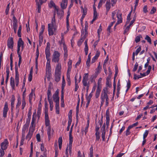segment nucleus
Masks as SVG:
<instances>
[{
  "label": "nucleus",
  "instance_id": "f3484780",
  "mask_svg": "<svg viewBox=\"0 0 157 157\" xmlns=\"http://www.w3.org/2000/svg\"><path fill=\"white\" fill-rule=\"evenodd\" d=\"M67 4V0H63L61 3V6L63 9H65Z\"/></svg>",
  "mask_w": 157,
  "mask_h": 157
},
{
  "label": "nucleus",
  "instance_id": "2eb2a0df",
  "mask_svg": "<svg viewBox=\"0 0 157 157\" xmlns=\"http://www.w3.org/2000/svg\"><path fill=\"white\" fill-rule=\"evenodd\" d=\"M61 73L55 72V81L58 82L60 79Z\"/></svg>",
  "mask_w": 157,
  "mask_h": 157
},
{
  "label": "nucleus",
  "instance_id": "6e6d98bb",
  "mask_svg": "<svg viewBox=\"0 0 157 157\" xmlns=\"http://www.w3.org/2000/svg\"><path fill=\"white\" fill-rule=\"evenodd\" d=\"M72 67H68V69L67 73V76L68 75L69 76H70V72L71 70Z\"/></svg>",
  "mask_w": 157,
  "mask_h": 157
},
{
  "label": "nucleus",
  "instance_id": "aec40b11",
  "mask_svg": "<svg viewBox=\"0 0 157 157\" xmlns=\"http://www.w3.org/2000/svg\"><path fill=\"white\" fill-rule=\"evenodd\" d=\"M102 117H101V121H100V120H99L98 121V123L99 124L100 127H99V126H97V125L96 124V128H95L96 132H97V133L99 132V128H100V127L101 126L102 124Z\"/></svg>",
  "mask_w": 157,
  "mask_h": 157
},
{
  "label": "nucleus",
  "instance_id": "a19ab883",
  "mask_svg": "<svg viewBox=\"0 0 157 157\" xmlns=\"http://www.w3.org/2000/svg\"><path fill=\"white\" fill-rule=\"evenodd\" d=\"M115 22V21H114L113 22H112L111 24L109 25L107 30L109 32V33H110V30L111 29V27L113 25L114 23Z\"/></svg>",
  "mask_w": 157,
  "mask_h": 157
},
{
  "label": "nucleus",
  "instance_id": "a878e982",
  "mask_svg": "<svg viewBox=\"0 0 157 157\" xmlns=\"http://www.w3.org/2000/svg\"><path fill=\"white\" fill-rule=\"evenodd\" d=\"M117 15L118 19L117 24H119L121 23L122 21V18L121 17V14H119V15H118V14L117 13Z\"/></svg>",
  "mask_w": 157,
  "mask_h": 157
},
{
  "label": "nucleus",
  "instance_id": "0eeeda50",
  "mask_svg": "<svg viewBox=\"0 0 157 157\" xmlns=\"http://www.w3.org/2000/svg\"><path fill=\"white\" fill-rule=\"evenodd\" d=\"M36 120V117H35L34 115H33V116L32 121L29 129V130L31 131V132H33L35 130Z\"/></svg>",
  "mask_w": 157,
  "mask_h": 157
},
{
  "label": "nucleus",
  "instance_id": "8fccbe9b",
  "mask_svg": "<svg viewBox=\"0 0 157 157\" xmlns=\"http://www.w3.org/2000/svg\"><path fill=\"white\" fill-rule=\"evenodd\" d=\"M132 11H131L130 13L128 14L127 17V21H126V24H128L129 22V21L131 19L130 17Z\"/></svg>",
  "mask_w": 157,
  "mask_h": 157
},
{
  "label": "nucleus",
  "instance_id": "37998d69",
  "mask_svg": "<svg viewBox=\"0 0 157 157\" xmlns=\"http://www.w3.org/2000/svg\"><path fill=\"white\" fill-rule=\"evenodd\" d=\"M72 122V116L69 115L68 116V126H70Z\"/></svg>",
  "mask_w": 157,
  "mask_h": 157
},
{
  "label": "nucleus",
  "instance_id": "3c124183",
  "mask_svg": "<svg viewBox=\"0 0 157 157\" xmlns=\"http://www.w3.org/2000/svg\"><path fill=\"white\" fill-rule=\"evenodd\" d=\"M81 9H82V12L83 13V14L82 16V18H84L86 14V10H84L82 7H81Z\"/></svg>",
  "mask_w": 157,
  "mask_h": 157
},
{
  "label": "nucleus",
  "instance_id": "c03bdc74",
  "mask_svg": "<svg viewBox=\"0 0 157 157\" xmlns=\"http://www.w3.org/2000/svg\"><path fill=\"white\" fill-rule=\"evenodd\" d=\"M62 90L64 89V86L65 85V81L64 78V76H63V79H62Z\"/></svg>",
  "mask_w": 157,
  "mask_h": 157
},
{
  "label": "nucleus",
  "instance_id": "338daca9",
  "mask_svg": "<svg viewBox=\"0 0 157 157\" xmlns=\"http://www.w3.org/2000/svg\"><path fill=\"white\" fill-rule=\"evenodd\" d=\"M102 80V78H99L98 82V86L101 87V83Z\"/></svg>",
  "mask_w": 157,
  "mask_h": 157
},
{
  "label": "nucleus",
  "instance_id": "39448f33",
  "mask_svg": "<svg viewBox=\"0 0 157 157\" xmlns=\"http://www.w3.org/2000/svg\"><path fill=\"white\" fill-rule=\"evenodd\" d=\"M88 73H85L84 74L82 82L83 86L84 87V89L85 88V87L86 86L90 85V82H88Z\"/></svg>",
  "mask_w": 157,
  "mask_h": 157
},
{
  "label": "nucleus",
  "instance_id": "052dcab7",
  "mask_svg": "<svg viewBox=\"0 0 157 157\" xmlns=\"http://www.w3.org/2000/svg\"><path fill=\"white\" fill-rule=\"evenodd\" d=\"M106 85L107 86L110 87L111 86V82L110 80H106Z\"/></svg>",
  "mask_w": 157,
  "mask_h": 157
},
{
  "label": "nucleus",
  "instance_id": "680f3d73",
  "mask_svg": "<svg viewBox=\"0 0 157 157\" xmlns=\"http://www.w3.org/2000/svg\"><path fill=\"white\" fill-rule=\"evenodd\" d=\"M141 50V47L140 46L139 47L136 51V52L135 53V54L136 55H137L138 53L140 52Z\"/></svg>",
  "mask_w": 157,
  "mask_h": 157
},
{
  "label": "nucleus",
  "instance_id": "f257e3e1",
  "mask_svg": "<svg viewBox=\"0 0 157 157\" xmlns=\"http://www.w3.org/2000/svg\"><path fill=\"white\" fill-rule=\"evenodd\" d=\"M47 45L46 47L45 50V54L46 55V57L47 62L46 65V71L49 72L51 70V67L50 65V44L49 42H48L47 44Z\"/></svg>",
  "mask_w": 157,
  "mask_h": 157
},
{
  "label": "nucleus",
  "instance_id": "9b49d317",
  "mask_svg": "<svg viewBox=\"0 0 157 157\" xmlns=\"http://www.w3.org/2000/svg\"><path fill=\"white\" fill-rule=\"evenodd\" d=\"M7 46L9 48L13 49V41L12 37H10L8 39Z\"/></svg>",
  "mask_w": 157,
  "mask_h": 157
},
{
  "label": "nucleus",
  "instance_id": "774afa93",
  "mask_svg": "<svg viewBox=\"0 0 157 157\" xmlns=\"http://www.w3.org/2000/svg\"><path fill=\"white\" fill-rule=\"evenodd\" d=\"M138 64L137 63H136L134 66V67L133 69V71H136L137 69Z\"/></svg>",
  "mask_w": 157,
  "mask_h": 157
},
{
  "label": "nucleus",
  "instance_id": "5fc2aeb1",
  "mask_svg": "<svg viewBox=\"0 0 157 157\" xmlns=\"http://www.w3.org/2000/svg\"><path fill=\"white\" fill-rule=\"evenodd\" d=\"M149 133V131L148 130H146L145 132L143 135V139L144 140L147 137Z\"/></svg>",
  "mask_w": 157,
  "mask_h": 157
},
{
  "label": "nucleus",
  "instance_id": "e2e57ef3",
  "mask_svg": "<svg viewBox=\"0 0 157 157\" xmlns=\"http://www.w3.org/2000/svg\"><path fill=\"white\" fill-rule=\"evenodd\" d=\"M156 8L154 7H153L150 11V14H154L156 11Z\"/></svg>",
  "mask_w": 157,
  "mask_h": 157
},
{
  "label": "nucleus",
  "instance_id": "09e8293b",
  "mask_svg": "<svg viewBox=\"0 0 157 157\" xmlns=\"http://www.w3.org/2000/svg\"><path fill=\"white\" fill-rule=\"evenodd\" d=\"M141 37V35L136 36L135 38V41L136 43H138L140 40V38Z\"/></svg>",
  "mask_w": 157,
  "mask_h": 157
},
{
  "label": "nucleus",
  "instance_id": "9d476101",
  "mask_svg": "<svg viewBox=\"0 0 157 157\" xmlns=\"http://www.w3.org/2000/svg\"><path fill=\"white\" fill-rule=\"evenodd\" d=\"M8 142L7 139H5L1 144V149H6L8 146Z\"/></svg>",
  "mask_w": 157,
  "mask_h": 157
},
{
  "label": "nucleus",
  "instance_id": "5701e85b",
  "mask_svg": "<svg viewBox=\"0 0 157 157\" xmlns=\"http://www.w3.org/2000/svg\"><path fill=\"white\" fill-rule=\"evenodd\" d=\"M56 10L57 11V14L58 17L61 18L63 16L64 14V11L63 10H59L56 8Z\"/></svg>",
  "mask_w": 157,
  "mask_h": 157
},
{
  "label": "nucleus",
  "instance_id": "6e6552de",
  "mask_svg": "<svg viewBox=\"0 0 157 157\" xmlns=\"http://www.w3.org/2000/svg\"><path fill=\"white\" fill-rule=\"evenodd\" d=\"M15 101V98L14 96L13 95L12 96L11 99V114L12 118L13 117V108L14 107V104Z\"/></svg>",
  "mask_w": 157,
  "mask_h": 157
},
{
  "label": "nucleus",
  "instance_id": "e433bc0d",
  "mask_svg": "<svg viewBox=\"0 0 157 157\" xmlns=\"http://www.w3.org/2000/svg\"><path fill=\"white\" fill-rule=\"evenodd\" d=\"M43 35H39V45L40 46L41 45V44H42V42L43 41Z\"/></svg>",
  "mask_w": 157,
  "mask_h": 157
},
{
  "label": "nucleus",
  "instance_id": "4be33fe9",
  "mask_svg": "<svg viewBox=\"0 0 157 157\" xmlns=\"http://www.w3.org/2000/svg\"><path fill=\"white\" fill-rule=\"evenodd\" d=\"M101 90V87H99V86H97L95 95L96 98H98L99 97Z\"/></svg>",
  "mask_w": 157,
  "mask_h": 157
},
{
  "label": "nucleus",
  "instance_id": "c756f323",
  "mask_svg": "<svg viewBox=\"0 0 157 157\" xmlns=\"http://www.w3.org/2000/svg\"><path fill=\"white\" fill-rule=\"evenodd\" d=\"M21 103V100L20 97H18L17 98V102L16 104V108H19Z\"/></svg>",
  "mask_w": 157,
  "mask_h": 157
},
{
  "label": "nucleus",
  "instance_id": "cd10ccee",
  "mask_svg": "<svg viewBox=\"0 0 157 157\" xmlns=\"http://www.w3.org/2000/svg\"><path fill=\"white\" fill-rule=\"evenodd\" d=\"M48 96V99H51L52 96V93L51 92V87H49L47 91V93Z\"/></svg>",
  "mask_w": 157,
  "mask_h": 157
},
{
  "label": "nucleus",
  "instance_id": "79ce46f5",
  "mask_svg": "<svg viewBox=\"0 0 157 157\" xmlns=\"http://www.w3.org/2000/svg\"><path fill=\"white\" fill-rule=\"evenodd\" d=\"M19 108H15V113L16 114V117H17L18 116L19 112Z\"/></svg>",
  "mask_w": 157,
  "mask_h": 157
},
{
  "label": "nucleus",
  "instance_id": "423d86ee",
  "mask_svg": "<svg viewBox=\"0 0 157 157\" xmlns=\"http://www.w3.org/2000/svg\"><path fill=\"white\" fill-rule=\"evenodd\" d=\"M15 81L16 86H17L19 82V74L18 71V67L17 65V63L15 62Z\"/></svg>",
  "mask_w": 157,
  "mask_h": 157
},
{
  "label": "nucleus",
  "instance_id": "a18cd8bd",
  "mask_svg": "<svg viewBox=\"0 0 157 157\" xmlns=\"http://www.w3.org/2000/svg\"><path fill=\"white\" fill-rule=\"evenodd\" d=\"M45 29V26L44 25H42L41 27V31L40 32L39 35H43V33L44 32Z\"/></svg>",
  "mask_w": 157,
  "mask_h": 157
},
{
  "label": "nucleus",
  "instance_id": "bb28decb",
  "mask_svg": "<svg viewBox=\"0 0 157 157\" xmlns=\"http://www.w3.org/2000/svg\"><path fill=\"white\" fill-rule=\"evenodd\" d=\"M24 42L22 41L21 38H19L17 42V47L20 48L24 44Z\"/></svg>",
  "mask_w": 157,
  "mask_h": 157
},
{
  "label": "nucleus",
  "instance_id": "b1692460",
  "mask_svg": "<svg viewBox=\"0 0 157 157\" xmlns=\"http://www.w3.org/2000/svg\"><path fill=\"white\" fill-rule=\"evenodd\" d=\"M13 28L17 29V20L16 18L14 16L13 17Z\"/></svg>",
  "mask_w": 157,
  "mask_h": 157
},
{
  "label": "nucleus",
  "instance_id": "393cba45",
  "mask_svg": "<svg viewBox=\"0 0 157 157\" xmlns=\"http://www.w3.org/2000/svg\"><path fill=\"white\" fill-rule=\"evenodd\" d=\"M10 85L12 89L14 90L15 87L14 79V78L12 77H11L10 78Z\"/></svg>",
  "mask_w": 157,
  "mask_h": 157
},
{
  "label": "nucleus",
  "instance_id": "7ed1b4c3",
  "mask_svg": "<svg viewBox=\"0 0 157 157\" xmlns=\"http://www.w3.org/2000/svg\"><path fill=\"white\" fill-rule=\"evenodd\" d=\"M52 98L54 101L56 103V113L59 114V93L58 91H56L55 94L53 95Z\"/></svg>",
  "mask_w": 157,
  "mask_h": 157
},
{
  "label": "nucleus",
  "instance_id": "69168bd1",
  "mask_svg": "<svg viewBox=\"0 0 157 157\" xmlns=\"http://www.w3.org/2000/svg\"><path fill=\"white\" fill-rule=\"evenodd\" d=\"M100 55V52L98 51H97L96 52V54L94 56L95 58H97L98 59V58L99 56Z\"/></svg>",
  "mask_w": 157,
  "mask_h": 157
},
{
  "label": "nucleus",
  "instance_id": "a211bd4d",
  "mask_svg": "<svg viewBox=\"0 0 157 157\" xmlns=\"http://www.w3.org/2000/svg\"><path fill=\"white\" fill-rule=\"evenodd\" d=\"M61 65L59 63L57 64L55 70V72L61 73Z\"/></svg>",
  "mask_w": 157,
  "mask_h": 157
},
{
  "label": "nucleus",
  "instance_id": "de8ad7c7",
  "mask_svg": "<svg viewBox=\"0 0 157 157\" xmlns=\"http://www.w3.org/2000/svg\"><path fill=\"white\" fill-rule=\"evenodd\" d=\"M99 134V132H96L95 133V135L96 136V141H99L100 139Z\"/></svg>",
  "mask_w": 157,
  "mask_h": 157
},
{
  "label": "nucleus",
  "instance_id": "f704fd0d",
  "mask_svg": "<svg viewBox=\"0 0 157 157\" xmlns=\"http://www.w3.org/2000/svg\"><path fill=\"white\" fill-rule=\"evenodd\" d=\"M45 98L44 100V107L45 109V113H47L48 111V104L47 101L46 100Z\"/></svg>",
  "mask_w": 157,
  "mask_h": 157
},
{
  "label": "nucleus",
  "instance_id": "7c9ffc66",
  "mask_svg": "<svg viewBox=\"0 0 157 157\" xmlns=\"http://www.w3.org/2000/svg\"><path fill=\"white\" fill-rule=\"evenodd\" d=\"M110 3L109 2L107 1L106 2L105 4V7L106 8V10H107V12H108L110 8Z\"/></svg>",
  "mask_w": 157,
  "mask_h": 157
},
{
  "label": "nucleus",
  "instance_id": "4c0bfd02",
  "mask_svg": "<svg viewBox=\"0 0 157 157\" xmlns=\"http://www.w3.org/2000/svg\"><path fill=\"white\" fill-rule=\"evenodd\" d=\"M79 105L78 104H77L76 109V117L77 119V121L78 120V113H79Z\"/></svg>",
  "mask_w": 157,
  "mask_h": 157
},
{
  "label": "nucleus",
  "instance_id": "412c9836",
  "mask_svg": "<svg viewBox=\"0 0 157 157\" xmlns=\"http://www.w3.org/2000/svg\"><path fill=\"white\" fill-rule=\"evenodd\" d=\"M53 26H51V24H48V31L49 36L52 35L53 34V32L52 30Z\"/></svg>",
  "mask_w": 157,
  "mask_h": 157
},
{
  "label": "nucleus",
  "instance_id": "49530a36",
  "mask_svg": "<svg viewBox=\"0 0 157 157\" xmlns=\"http://www.w3.org/2000/svg\"><path fill=\"white\" fill-rule=\"evenodd\" d=\"M145 39L150 44H151V39L150 37L148 35L146 36Z\"/></svg>",
  "mask_w": 157,
  "mask_h": 157
},
{
  "label": "nucleus",
  "instance_id": "20e7f679",
  "mask_svg": "<svg viewBox=\"0 0 157 157\" xmlns=\"http://www.w3.org/2000/svg\"><path fill=\"white\" fill-rule=\"evenodd\" d=\"M60 55V53L58 51H54L52 54V62L58 63Z\"/></svg>",
  "mask_w": 157,
  "mask_h": 157
},
{
  "label": "nucleus",
  "instance_id": "1a4fd4ad",
  "mask_svg": "<svg viewBox=\"0 0 157 157\" xmlns=\"http://www.w3.org/2000/svg\"><path fill=\"white\" fill-rule=\"evenodd\" d=\"M9 110L8 105L7 102H6L3 109V117L4 118L7 117V112Z\"/></svg>",
  "mask_w": 157,
  "mask_h": 157
},
{
  "label": "nucleus",
  "instance_id": "473e14b6",
  "mask_svg": "<svg viewBox=\"0 0 157 157\" xmlns=\"http://www.w3.org/2000/svg\"><path fill=\"white\" fill-rule=\"evenodd\" d=\"M62 137H60L58 140L59 147V149H61L62 147Z\"/></svg>",
  "mask_w": 157,
  "mask_h": 157
},
{
  "label": "nucleus",
  "instance_id": "f8f14e48",
  "mask_svg": "<svg viewBox=\"0 0 157 157\" xmlns=\"http://www.w3.org/2000/svg\"><path fill=\"white\" fill-rule=\"evenodd\" d=\"M88 25H85V29H82V37L85 38L88 35L87 32Z\"/></svg>",
  "mask_w": 157,
  "mask_h": 157
},
{
  "label": "nucleus",
  "instance_id": "f03ea898",
  "mask_svg": "<svg viewBox=\"0 0 157 157\" xmlns=\"http://www.w3.org/2000/svg\"><path fill=\"white\" fill-rule=\"evenodd\" d=\"M109 94L107 87L104 88L102 90L101 95V105H102L105 100L106 105L108 106L109 105V98L108 94Z\"/></svg>",
  "mask_w": 157,
  "mask_h": 157
},
{
  "label": "nucleus",
  "instance_id": "ddd939ff",
  "mask_svg": "<svg viewBox=\"0 0 157 157\" xmlns=\"http://www.w3.org/2000/svg\"><path fill=\"white\" fill-rule=\"evenodd\" d=\"M26 96L25 93H23L22 99V104L21 105V109L23 110L26 104V103L25 101V98Z\"/></svg>",
  "mask_w": 157,
  "mask_h": 157
},
{
  "label": "nucleus",
  "instance_id": "c9c22d12",
  "mask_svg": "<svg viewBox=\"0 0 157 157\" xmlns=\"http://www.w3.org/2000/svg\"><path fill=\"white\" fill-rule=\"evenodd\" d=\"M56 15L55 13L54 14V16L52 18V25H51V26L54 27V26L55 25V16Z\"/></svg>",
  "mask_w": 157,
  "mask_h": 157
},
{
  "label": "nucleus",
  "instance_id": "13d9d810",
  "mask_svg": "<svg viewBox=\"0 0 157 157\" xmlns=\"http://www.w3.org/2000/svg\"><path fill=\"white\" fill-rule=\"evenodd\" d=\"M106 0H100L98 4V7H101L102 6L103 3H105Z\"/></svg>",
  "mask_w": 157,
  "mask_h": 157
},
{
  "label": "nucleus",
  "instance_id": "dca6fc26",
  "mask_svg": "<svg viewBox=\"0 0 157 157\" xmlns=\"http://www.w3.org/2000/svg\"><path fill=\"white\" fill-rule=\"evenodd\" d=\"M20 48L19 47H17V53L18 56L19 57V62H18V65L19 66V67H20V64L21 63V53L20 52Z\"/></svg>",
  "mask_w": 157,
  "mask_h": 157
},
{
  "label": "nucleus",
  "instance_id": "c85d7f7f",
  "mask_svg": "<svg viewBox=\"0 0 157 157\" xmlns=\"http://www.w3.org/2000/svg\"><path fill=\"white\" fill-rule=\"evenodd\" d=\"M33 132H31V131L29 130V132L26 137V139L29 140L31 138Z\"/></svg>",
  "mask_w": 157,
  "mask_h": 157
},
{
  "label": "nucleus",
  "instance_id": "4468645a",
  "mask_svg": "<svg viewBox=\"0 0 157 157\" xmlns=\"http://www.w3.org/2000/svg\"><path fill=\"white\" fill-rule=\"evenodd\" d=\"M45 122L46 126H50V120L47 113H45Z\"/></svg>",
  "mask_w": 157,
  "mask_h": 157
},
{
  "label": "nucleus",
  "instance_id": "2f4dec72",
  "mask_svg": "<svg viewBox=\"0 0 157 157\" xmlns=\"http://www.w3.org/2000/svg\"><path fill=\"white\" fill-rule=\"evenodd\" d=\"M92 96V94L91 93L89 94L87 98L86 99L87 101V103H86V107H87L88 105H89L90 99Z\"/></svg>",
  "mask_w": 157,
  "mask_h": 157
},
{
  "label": "nucleus",
  "instance_id": "58836bf2",
  "mask_svg": "<svg viewBox=\"0 0 157 157\" xmlns=\"http://www.w3.org/2000/svg\"><path fill=\"white\" fill-rule=\"evenodd\" d=\"M84 39L85 38L81 37L80 39L78 42V46H79L81 45Z\"/></svg>",
  "mask_w": 157,
  "mask_h": 157
},
{
  "label": "nucleus",
  "instance_id": "4d7b16f0",
  "mask_svg": "<svg viewBox=\"0 0 157 157\" xmlns=\"http://www.w3.org/2000/svg\"><path fill=\"white\" fill-rule=\"evenodd\" d=\"M73 142V140H69V150L71 151L72 149V144Z\"/></svg>",
  "mask_w": 157,
  "mask_h": 157
},
{
  "label": "nucleus",
  "instance_id": "bf43d9fd",
  "mask_svg": "<svg viewBox=\"0 0 157 157\" xmlns=\"http://www.w3.org/2000/svg\"><path fill=\"white\" fill-rule=\"evenodd\" d=\"M106 0H100L98 4V7H101L102 6L103 3H105Z\"/></svg>",
  "mask_w": 157,
  "mask_h": 157
},
{
  "label": "nucleus",
  "instance_id": "72a5a7b5",
  "mask_svg": "<svg viewBox=\"0 0 157 157\" xmlns=\"http://www.w3.org/2000/svg\"><path fill=\"white\" fill-rule=\"evenodd\" d=\"M47 134L49 140L51 138V128L50 126H49L47 130Z\"/></svg>",
  "mask_w": 157,
  "mask_h": 157
},
{
  "label": "nucleus",
  "instance_id": "0e129e2a",
  "mask_svg": "<svg viewBox=\"0 0 157 157\" xmlns=\"http://www.w3.org/2000/svg\"><path fill=\"white\" fill-rule=\"evenodd\" d=\"M94 17L96 18L97 16V12L96 11V8L95 7L94 8Z\"/></svg>",
  "mask_w": 157,
  "mask_h": 157
},
{
  "label": "nucleus",
  "instance_id": "6ab92c4d",
  "mask_svg": "<svg viewBox=\"0 0 157 157\" xmlns=\"http://www.w3.org/2000/svg\"><path fill=\"white\" fill-rule=\"evenodd\" d=\"M29 125V124H25L24 125L22 130V135L23 136H25V132L27 131Z\"/></svg>",
  "mask_w": 157,
  "mask_h": 157
},
{
  "label": "nucleus",
  "instance_id": "864d4df0",
  "mask_svg": "<svg viewBox=\"0 0 157 157\" xmlns=\"http://www.w3.org/2000/svg\"><path fill=\"white\" fill-rule=\"evenodd\" d=\"M39 55V51L38 50V47H37L36 49V57L35 58V60L38 61V59Z\"/></svg>",
  "mask_w": 157,
  "mask_h": 157
},
{
  "label": "nucleus",
  "instance_id": "603ef678",
  "mask_svg": "<svg viewBox=\"0 0 157 157\" xmlns=\"http://www.w3.org/2000/svg\"><path fill=\"white\" fill-rule=\"evenodd\" d=\"M102 31V29H101V25H100L99 26V29L98 30V36L99 38H100V34L101 33Z\"/></svg>",
  "mask_w": 157,
  "mask_h": 157
},
{
  "label": "nucleus",
  "instance_id": "ea45409f",
  "mask_svg": "<svg viewBox=\"0 0 157 157\" xmlns=\"http://www.w3.org/2000/svg\"><path fill=\"white\" fill-rule=\"evenodd\" d=\"M49 6L51 7H54L55 8V9L56 8L55 4L52 1H50V3L49 4Z\"/></svg>",
  "mask_w": 157,
  "mask_h": 157
}]
</instances>
